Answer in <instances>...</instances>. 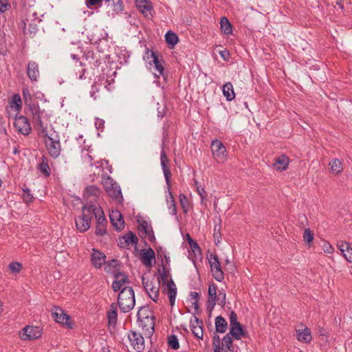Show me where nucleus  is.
Wrapping results in <instances>:
<instances>
[{
  "label": "nucleus",
  "mask_w": 352,
  "mask_h": 352,
  "mask_svg": "<svg viewBox=\"0 0 352 352\" xmlns=\"http://www.w3.org/2000/svg\"><path fill=\"white\" fill-rule=\"evenodd\" d=\"M23 96L25 104L28 107L26 113L30 116L33 126L41 131H44L43 120L46 116L45 111L40 108L38 102H32V96L28 89H23Z\"/></svg>",
  "instance_id": "1"
},
{
  "label": "nucleus",
  "mask_w": 352,
  "mask_h": 352,
  "mask_svg": "<svg viewBox=\"0 0 352 352\" xmlns=\"http://www.w3.org/2000/svg\"><path fill=\"white\" fill-rule=\"evenodd\" d=\"M43 126L44 131L38 129L36 126H34L38 135L43 136L45 138V144L48 153L50 156L54 159L58 157L61 152V145L59 138H54L50 136L47 133V125L44 124L43 121Z\"/></svg>",
  "instance_id": "2"
},
{
  "label": "nucleus",
  "mask_w": 352,
  "mask_h": 352,
  "mask_svg": "<svg viewBox=\"0 0 352 352\" xmlns=\"http://www.w3.org/2000/svg\"><path fill=\"white\" fill-rule=\"evenodd\" d=\"M135 294L131 287H124L118 295V305L121 311L129 312L135 306Z\"/></svg>",
  "instance_id": "3"
},
{
  "label": "nucleus",
  "mask_w": 352,
  "mask_h": 352,
  "mask_svg": "<svg viewBox=\"0 0 352 352\" xmlns=\"http://www.w3.org/2000/svg\"><path fill=\"white\" fill-rule=\"evenodd\" d=\"M91 208H94V204L85 206L82 208V214L76 219V228L80 232H85L90 228L93 217Z\"/></svg>",
  "instance_id": "4"
},
{
  "label": "nucleus",
  "mask_w": 352,
  "mask_h": 352,
  "mask_svg": "<svg viewBox=\"0 0 352 352\" xmlns=\"http://www.w3.org/2000/svg\"><path fill=\"white\" fill-rule=\"evenodd\" d=\"M93 216L96 219V234L102 236L106 234L107 219L102 208L99 205L94 204V208H91Z\"/></svg>",
  "instance_id": "5"
},
{
  "label": "nucleus",
  "mask_w": 352,
  "mask_h": 352,
  "mask_svg": "<svg viewBox=\"0 0 352 352\" xmlns=\"http://www.w3.org/2000/svg\"><path fill=\"white\" fill-rule=\"evenodd\" d=\"M142 282L144 288L148 293L149 297L154 302H157L160 294V280L158 279L155 280L154 278H153L151 280H149L146 279L144 276H142Z\"/></svg>",
  "instance_id": "6"
},
{
  "label": "nucleus",
  "mask_w": 352,
  "mask_h": 352,
  "mask_svg": "<svg viewBox=\"0 0 352 352\" xmlns=\"http://www.w3.org/2000/svg\"><path fill=\"white\" fill-rule=\"evenodd\" d=\"M214 159L218 163H223L227 160L226 148L223 143L218 140H213L210 145Z\"/></svg>",
  "instance_id": "7"
},
{
  "label": "nucleus",
  "mask_w": 352,
  "mask_h": 352,
  "mask_svg": "<svg viewBox=\"0 0 352 352\" xmlns=\"http://www.w3.org/2000/svg\"><path fill=\"white\" fill-rule=\"evenodd\" d=\"M14 126L18 133L24 135H28L32 131V127L29 120L24 116H16Z\"/></svg>",
  "instance_id": "8"
},
{
  "label": "nucleus",
  "mask_w": 352,
  "mask_h": 352,
  "mask_svg": "<svg viewBox=\"0 0 352 352\" xmlns=\"http://www.w3.org/2000/svg\"><path fill=\"white\" fill-rule=\"evenodd\" d=\"M128 338L131 345L137 352H142L144 350V339L142 333L131 330L128 333Z\"/></svg>",
  "instance_id": "9"
},
{
  "label": "nucleus",
  "mask_w": 352,
  "mask_h": 352,
  "mask_svg": "<svg viewBox=\"0 0 352 352\" xmlns=\"http://www.w3.org/2000/svg\"><path fill=\"white\" fill-rule=\"evenodd\" d=\"M138 242V238L136 234L131 231H129L124 236L119 237L118 245L121 248L129 249L131 245H135L136 250Z\"/></svg>",
  "instance_id": "10"
},
{
  "label": "nucleus",
  "mask_w": 352,
  "mask_h": 352,
  "mask_svg": "<svg viewBox=\"0 0 352 352\" xmlns=\"http://www.w3.org/2000/svg\"><path fill=\"white\" fill-rule=\"evenodd\" d=\"M52 318L56 322L66 325L70 329L72 328V323L71 322L70 316L64 312L62 309L58 307H54L52 309Z\"/></svg>",
  "instance_id": "11"
},
{
  "label": "nucleus",
  "mask_w": 352,
  "mask_h": 352,
  "mask_svg": "<svg viewBox=\"0 0 352 352\" xmlns=\"http://www.w3.org/2000/svg\"><path fill=\"white\" fill-rule=\"evenodd\" d=\"M155 320V318L154 316L138 320L139 325L142 327V330L144 331L145 336L148 338H151L154 333Z\"/></svg>",
  "instance_id": "12"
},
{
  "label": "nucleus",
  "mask_w": 352,
  "mask_h": 352,
  "mask_svg": "<svg viewBox=\"0 0 352 352\" xmlns=\"http://www.w3.org/2000/svg\"><path fill=\"white\" fill-rule=\"evenodd\" d=\"M138 230L140 232L141 237H146L149 241L153 242L155 241L153 230L151 225H149L146 220L142 219L138 221Z\"/></svg>",
  "instance_id": "13"
},
{
  "label": "nucleus",
  "mask_w": 352,
  "mask_h": 352,
  "mask_svg": "<svg viewBox=\"0 0 352 352\" xmlns=\"http://www.w3.org/2000/svg\"><path fill=\"white\" fill-rule=\"evenodd\" d=\"M160 162L163 173L165 177L166 184L167 185L168 189H169L170 188L171 186L170 177L172 174L168 166L169 160L164 149H162L161 151Z\"/></svg>",
  "instance_id": "14"
},
{
  "label": "nucleus",
  "mask_w": 352,
  "mask_h": 352,
  "mask_svg": "<svg viewBox=\"0 0 352 352\" xmlns=\"http://www.w3.org/2000/svg\"><path fill=\"white\" fill-rule=\"evenodd\" d=\"M41 336V329L39 327L26 326L23 329L20 337L23 340H35Z\"/></svg>",
  "instance_id": "15"
},
{
  "label": "nucleus",
  "mask_w": 352,
  "mask_h": 352,
  "mask_svg": "<svg viewBox=\"0 0 352 352\" xmlns=\"http://www.w3.org/2000/svg\"><path fill=\"white\" fill-rule=\"evenodd\" d=\"M162 290L163 293L168 295L170 304L171 306H173L177 295V287L174 281L170 279L166 285L162 287Z\"/></svg>",
  "instance_id": "16"
},
{
  "label": "nucleus",
  "mask_w": 352,
  "mask_h": 352,
  "mask_svg": "<svg viewBox=\"0 0 352 352\" xmlns=\"http://www.w3.org/2000/svg\"><path fill=\"white\" fill-rule=\"evenodd\" d=\"M115 280L112 283V289L114 292H118L122 289V287L125 283H129V279L127 275L124 272H117L114 274Z\"/></svg>",
  "instance_id": "17"
},
{
  "label": "nucleus",
  "mask_w": 352,
  "mask_h": 352,
  "mask_svg": "<svg viewBox=\"0 0 352 352\" xmlns=\"http://www.w3.org/2000/svg\"><path fill=\"white\" fill-rule=\"evenodd\" d=\"M229 334L236 340H240L242 337L249 338L248 332L241 323L237 324L236 326L234 325L230 327Z\"/></svg>",
  "instance_id": "18"
},
{
  "label": "nucleus",
  "mask_w": 352,
  "mask_h": 352,
  "mask_svg": "<svg viewBox=\"0 0 352 352\" xmlns=\"http://www.w3.org/2000/svg\"><path fill=\"white\" fill-rule=\"evenodd\" d=\"M106 260V255L98 250H96V249H93V252L91 254V264L96 267V268H101L102 265L105 263Z\"/></svg>",
  "instance_id": "19"
},
{
  "label": "nucleus",
  "mask_w": 352,
  "mask_h": 352,
  "mask_svg": "<svg viewBox=\"0 0 352 352\" xmlns=\"http://www.w3.org/2000/svg\"><path fill=\"white\" fill-rule=\"evenodd\" d=\"M27 75L32 81H37L39 76V66L38 64L33 60H30L27 66Z\"/></svg>",
  "instance_id": "20"
},
{
  "label": "nucleus",
  "mask_w": 352,
  "mask_h": 352,
  "mask_svg": "<svg viewBox=\"0 0 352 352\" xmlns=\"http://www.w3.org/2000/svg\"><path fill=\"white\" fill-rule=\"evenodd\" d=\"M155 258V254L153 249L142 250L140 253V260L142 263L147 267L152 266V261Z\"/></svg>",
  "instance_id": "21"
},
{
  "label": "nucleus",
  "mask_w": 352,
  "mask_h": 352,
  "mask_svg": "<svg viewBox=\"0 0 352 352\" xmlns=\"http://www.w3.org/2000/svg\"><path fill=\"white\" fill-rule=\"evenodd\" d=\"M109 218L112 226L116 230L120 231L124 228V221L120 212H112V213L109 214Z\"/></svg>",
  "instance_id": "22"
},
{
  "label": "nucleus",
  "mask_w": 352,
  "mask_h": 352,
  "mask_svg": "<svg viewBox=\"0 0 352 352\" xmlns=\"http://www.w3.org/2000/svg\"><path fill=\"white\" fill-rule=\"evenodd\" d=\"M300 326L301 329H296V338L300 342L309 343L312 339L311 331L309 329L304 327L302 324Z\"/></svg>",
  "instance_id": "23"
},
{
  "label": "nucleus",
  "mask_w": 352,
  "mask_h": 352,
  "mask_svg": "<svg viewBox=\"0 0 352 352\" xmlns=\"http://www.w3.org/2000/svg\"><path fill=\"white\" fill-rule=\"evenodd\" d=\"M135 5L140 11L146 16L148 17V12L153 8L152 3L150 0H135Z\"/></svg>",
  "instance_id": "24"
},
{
  "label": "nucleus",
  "mask_w": 352,
  "mask_h": 352,
  "mask_svg": "<svg viewBox=\"0 0 352 352\" xmlns=\"http://www.w3.org/2000/svg\"><path fill=\"white\" fill-rule=\"evenodd\" d=\"M195 322L197 326L190 325V329L193 336L197 339H203L204 331H203V320L199 319L197 316L194 318Z\"/></svg>",
  "instance_id": "25"
},
{
  "label": "nucleus",
  "mask_w": 352,
  "mask_h": 352,
  "mask_svg": "<svg viewBox=\"0 0 352 352\" xmlns=\"http://www.w3.org/2000/svg\"><path fill=\"white\" fill-rule=\"evenodd\" d=\"M50 159L43 155L41 162L38 164V170L45 177H49L51 174V170L49 166Z\"/></svg>",
  "instance_id": "26"
},
{
  "label": "nucleus",
  "mask_w": 352,
  "mask_h": 352,
  "mask_svg": "<svg viewBox=\"0 0 352 352\" xmlns=\"http://www.w3.org/2000/svg\"><path fill=\"white\" fill-rule=\"evenodd\" d=\"M338 248L346 260L352 263V245L347 242L342 241L338 244Z\"/></svg>",
  "instance_id": "27"
},
{
  "label": "nucleus",
  "mask_w": 352,
  "mask_h": 352,
  "mask_svg": "<svg viewBox=\"0 0 352 352\" xmlns=\"http://www.w3.org/2000/svg\"><path fill=\"white\" fill-rule=\"evenodd\" d=\"M289 162V157L285 155H281L276 157L274 166L278 170H285L287 169Z\"/></svg>",
  "instance_id": "28"
},
{
  "label": "nucleus",
  "mask_w": 352,
  "mask_h": 352,
  "mask_svg": "<svg viewBox=\"0 0 352 352\" xmlns=\"http://www.w3.org/2000/svg\"><path fill=\"white\" fill-rule=\"evenodd\" d=\"M186 240L188 241V243L189 244L192 252H193L196 258H200L202 257V252L201 250L198 245L197 242L192 239L190 235L189 234H186Z\"/></svg>",
  "instance_id": "29"
},
{
  "label": "nucleus",
  "mask_w": 352,
  "mask_h": 352,
  "mask_svg": "<svg viewBox=\"0 0 352 352\" xmlns=\"http://www.w3.org/2000/svg\"><path fill=\"white\" fill-rule=\"evenodd\" d=\"M118 305L113 302L109 306V311L107 312V318L109 325H115L118 320L117 308Z\"/></svg>",
  "instance_id": "30"
},
{
  "label": "nucleus",
  "mask_w": 352,
  "mask_h": 352,
  "mask_svg": "<svg viewBox=\"0 0 352 352\" xmlns=\"http://www.w3.org/2000/svg\"><path fill=\"white\" fill-rule=\"evenodd\" d=\"M105 4L112 12L115 13L121 12L124 9V5L122 0H104Z\"/></svg>",
  "instance_id": "31"
},
{
  "label": "nucleus",
  "mask_w": 352,
  "mask_h": 352,
  "mask_svg": "<svg viewBox=\"0 0 352 352\" xmlns=\"http://www.w3.org/2000/svg\"><path fill=\"white\" fill-rule=\"evenodd\" d=\"M152 60H149V63L151 62L153 63L155 70L159 73V75L155 74V76L159 78L160 76H164V67L160 60H159L158 56L155 54V52H151V54Z\"/></svg>",
  "instance_id": "32"
},
{
  "label": "nucleus",
  "mask_w": 352,
  "mask_h": 352,
  "mask_svg": "<svg viewBox=\"0 0 352 352\" xmlns=\"http://www.w3.org/2000/svg\"><path fill=\"white\" fill-rule=\"evenodd\" d=\"M210 265L214 278L218 282H221L224 279V274L221 267L220 263Z\"/></svg>",
  "instance_id": "33"
},
{
  "label": "nucleus",
  "mask_w": 352,
  "mask_h": 352,
  "mask_svg": "<svg viewBox=\"0 0 352 352\" xmlns=\"http://www.w3.org/2000/svg\"><path fill=\"white\" fill-rule=\"evenodd\" d=\"M223 94L228 101H231L235 98V93L234 91L232 82H228L223 86Z\"/></svg>",
  "instance_id": "34"
},
{
  "label": "nucleus",
  "mask_w": 352,
  "mask_h": 352,
  "mask_svg": "<svg viewBox=\"0 0 352 352\" xmlns=\"http://www.w3.org/2000/svg\"><path fill=\"white\" fill-rule=\"evenodd\" d=\"M120 261L118 259H112L107 263L105 262L104 271L109 274H116L120 265Z\"/></svg>",
  "instance_id": "35"
},
{
  "label": "nucleus",
  "mask_w": 352,
  "mask_h": 352,
  "mask_svg": "<svg viewBox=\"0 0 352 352\" xmlns=\"http://www.w3.org/2000/svg\"><path fill=\"white\" fill-rule=\"evenodd\" d=\"M228 327V322L224 318L219 316L215 318V329L216 331L220 333H223L226 331Z\"/></svg>",
  "instance_id": "36"
},
{
  "label": "nucleus",
  "mask_w": 352,
  "mask_h": 352,
  "mask_svg": "<svg viewBox=\"0 0 352 352\" xmlns=\"http://www.w3.org/2000/svg\"><path fill=\"white\" fill-rule=\"evenodd\" d=\"M329 166L331 172L335 175H340L343 170L342 162L337 158L333 159L329 162Z\"/></svg>",
  "instance_id": "37"
},
{
  "label": "nucleus",
  "mask_w": 352,
  "mask_h": 352,
  "mask_svg": "<svg viewBox=\"0 0 352 352\" xmlns=\"http://www.w3.org/2000/svg\"><path fill=\"white\" fill-rule=\"evenodd\" d=\"M165 39L170 48H173L179 41L177 34L172 31H168L166 32L165 34Z\"/></svg>",
  "instance_id": "38"
},
{
  "label": "nucleus",
  "mask_w": 352,
  "mask_h": 352,
  "mask_svg": "<svg viewBox=\"0 0 352 352\" xmlns=\"http://www.w3.org/2000/svg\"><path fill=\"white\" fill-rule=\"evenodd\" d=\"M221 30L227 35L232 33V25L229 20L226 17L223 16L220 21Z\"/></svg>",
  "instance_id": "39"
},
{
  "label": "nucleus",
  "mask_w": 352,
  "mask_h": 352,
  "mask_svg": "<svg viewBox=\"0 0 352 352\" xmlns=\"http://www.w3.org/2000/svg\"><path fill=\"white\" fill-rule=\"evenodd\" d=\"M22 100L19 94H14L11 101L10 102V106L12 109L14 108V109L17 111H19L22 108Z\"/></svg>",
  "instance_id": "40"
},
{
  "label": "nucleus",
  "mask_w": 352,
  "mask_h": 352,
  "mask_svg": "<svg viewBox=\"0 0 352 352\" xmlns=\"http://www.w3.org/2000/svg\"><path fill=\"white\" fill-rule=\"evenodd\" d=\"M101 194L100 189L96 185L87 186L85 189V195L87 197L94 196L98 197Z\"/></svg>",
  "instance_id": "41"
},
{
  "label": "nucleus",
  "mask_w": 352,
  "mask_h": 352,
  "mask_svg": "<svg viewBox=\"0 0 352 352\" xmlns=\"http://www.w3.org/2000/svg\"><path fill=\"white\" fill-rule=\"evenodd\" d=\"M217 287L214 283L209 285L208 292V300H210L211 301L219 300V297L217 294Z\"/></svg>",
  "instance_id": "42"
},
{
  "label": "nucleus",
  "mask_w": 352,
  "mask_h": 352,
  "mask_svg": "<svg viewBox=\"0 0 352 352\" xmlns=\"http://www.w3.org/2000/svg\"><path fill=\"white\" fill-rule=\"evenodd\" d=\"M102 183L107 192H111L112 186L116 184V182L109 176L102 177Z\"/></svg>",
  "instance_id": "43"
},
{
  "label": "nucleus",
  "mask_w": 352,
  "mask_h": 352,
  "mask_svg": "<svg viewBox=\"0 0 352 352\" xmlns=\"http://www.w3.org/2000/svg\"><path fill=\"white\" fill-rule=\"evenodd\" d=\"M231 335L226 334L222 339V345L226 348V351H233V346H232V339L231 338Z\"/></svg>",
  "instance_id": "44"
},
{
  "label": "nucleus",
  "mask_w": 352,
  "mask_h": 352,
  "mask_svg": "<svg viewBox=\"0 0 352 352\" xmlns=\"http://www.w3.org/2000/svg\"><path fill=\"white\" fill-rule=\"evenodd\" d=\"M109 195L116 199H123L122 195V192L120 186L116 183L114 186H112V190H111V192H107Z\"/></svg>",
  "instance_id": "45"
},
{
  "label": "nucleus",
  "mask_w": 352,
  "mask_h": 352,
  "mask_svg": "<svg viewBox=\"0 0 352 352\" xmlns=\"http://www.w3.org/2000/svg\"><path fill=\"white\" fill-rule=\"evenodd\" d=\"M168 345L173 350H177L179 348V343L177 337L175 335H170L168 336Z\"/></svg>",
  "instance_id": "46"
},
{
  "label": "nucleus",
  "mask_w": 352,
  "mask_h": 352,
  "mask_svg": "<svg viewBox=\"0 0 352 352\" xmlns=\"http://www.w3.org/2000/svg\"><path fill=\"white\" fill-rule=\"evenodd\" d=\"M158 273L160 275V277L157 278V280H160V285H162V287H164L168 283V275L166 271V269L164 266L162 265V269L158 270Z\"/></svg>",
  "instance_id": "47"
},
{
  "label": "nucleus",
  "mask_w": 352,
  "mask_h": 352,
  "mask_svg": "<svg viewBox=\"0 0 352 352\" xmlns=\"http://www.w3.org/2000/svg\"><path fill=\"white\" fill-rule=\"evenodd\" d=\"M194 183L196 187L197 192L201 197V203H203L204 201L207 197V192H206L204 188L199 183L198 181L194 180Z\"/></svg>",
  "instance_id": "48"
},
{
  "label": "nucleus",
  "mask_w": 352,
  "mask_h": 352,
  "mask_svg": "<svg viewBox=\"0 0 352 352\" xmlns=\"http://www.w3.org/2000/svg\"><path fill=\"white\" fill-rule=\"evenodd\" d=\"M153 314L148 307H142L138 311V320L145 318L148 316H153Z\"/></svg>",
  "instance_id": "49"
},
{
  "label": "nucleus",
  "mask_w": 352,
  "mask_h": 352,
  "mask_svg": "<svg viewBox=\"0 0 352 352\" xmlns=\"http://www.w3.org/2000/svg\"><path fill=\"white\" fill-rule=\"evenodd\" d=\"M179 203L184 213H187L188 211L189 201L188 197L185 195H179Z\"/></svg>",
  "instance_id": "50"
},
{
  "label": "nucleus",
  "mask_w": 352,
  "mask_h": 352,
  "mask_svg": "<svg viewBox=\"0 0 352 352\" xmlns=\"http://www.w3.org/2000/svg\"><path fill=\"white\" fill-rule=\"evenodd\" d=\"M168 193L170 197L167 199V202L169 204V209L171 210L170 213L172 215L177 214V208L175 205V202L173 198L172 193L170 191V188L168 189Z\"/></svg>",
  "instance_id": "51"
},
{
  "label": "nucleus",
  "mask_w": 352,
  "mask_h": 352,
  "mask_svg": "<svg viewBox=\"0 0 352 352\" xmlns=\"http://www.w3.org/2000/svg\"><path fill=\"white\" fill-rule=\"evenodd\" d=\"M23 268V265L19 262H12L8 265V269L12 273L17 274L21 272Z\"/></svg>",
  "instance_id": "52"
},
{
  "label": "nucleus",
  "mask_w": 352,
  "mask_h": 352,
  "mask_svg": "<svg viewBox=\"0 0 352 352\" xmlns=\"http://www.w3.org/2000/svg\"><path fill=\"white\" fill-rule=\"evenodd\" d=\"M303 240L307 244H310L314 240V234L311 232L309 228L305 230L303 233Z\"/></svg>",
  "instance_id": "53"
},
{
  "label": "nucleus",
  "mask_w": 352,
  "mask_h": 352,
  "mask_svg": "<svg viewBox=\"0 0 352 352\" xmlns=\"http://www.w3.org/2000/svg\"><path fill=\"white\" fill-rule=\"evenodd\" d=\"M220 230H221V224L220 223L215 224L214 226L213 236H214L216 244H217L220 242V239L221 238Z\"/></svg>",
  "instance_id": "54"
},
{
  "label": "nucleus",
  "mask_w": 352,
  "mask_h": 352,
  "mask_svg": "<svg viewBox=\"0 0 352 352\" xmlns=\"http://www.w3.org/2000/svg\"><path fill=\"white\" fill-rule=\"evenodd\" d=\"M23 199L24 201L28 203L32 201L34 199L33 195L30 193V190L28 188H24L23 189Z\"/></svg>",
  "instance_id": "55"
},
{
  "label": "nucleus",
  "mask_w": 352,
  "mask_h": 352,
  "mask_svg": "<svg viewBox=\"0 0 352 352\" xmlns=\"http://www.w3.org/2000/svg\"><path fill=\"white\" fill-rule=\"evenodd\" d=\"M230 327L232 326H236L237 324L240 323L237 320V315L234 311H231L230 314Z\"/></svg>",
  "instance_id": "56"
},
{
  "label": "nucleus",
  "mask_w": 352,
  "mask_h": 352,
  "mask_svg": "<svg viewBox=\"0 0 352 352\" xmlns=\"http://www.w3.org/2000/svg\"><path fill=\"white\" fill-rule=\"evenodd\" d=\"M103 0H85V3L87 8H91L94 6L102 5Z\"/></svg>",
  "instance_id": "57"
},
{
  "label": "nucleus",
  "mask_w": 352,
  "mask_h": 352,
  "mask_svg": "<svg viewBox=\"0 0 352 352\" xmlns=\"http://www.w3.org/2000/svg\"><path fill=\"white\" fill-rule=\"evenodd\" d=\"M11 8L10 3H8L7 0L0 1V12H4L8 10Z\"/></svg>",
  "instance_id": "58"
},
{
  "label": "nucleus",
  "mask_w": 352,
  "mask_h": 352,
  "mask_svg": "<svg viewBox=\"0 0 352 352\" xmlns=\"http://www.w3.org/2000/svg\"><path fill=\"white\" fill-rule=\"evenodd\" d=\"M208 260H209L210 265L220 263L217 255L215 254L211 253L210 254V257L208 258Z\"/></svg>",
  "instance_id": "59"
},
{
  "label": "nucleus",
  "mask_w": 352,
  "mask_h": 352,
  "mask_svg": "<svg viewBox=\"0 0 352 352\" xmlns=\"http://www.w3.org/2000/svg\"><path fill=\"white\" fill-rule=\"evenodd\" d=\"M323 250L324 252L331 254L333 252L334 249L329 243L324 242L323 245Z\"/></svg>",
  "instance_id": "60"
},
{
  "label": "nucleus",
  "mask_w": 352,
  "mask_h": 352,
  "mask_svg": "<svg viewBox=\"0 0 352 352\" xmlns=\"http://www.w3.org/2000/svg\"><path fill=\"white\" fill-rule=\"evenodd\" d=\"M221 296L222 297V299H221L220 305L222 307H223L226 304V294L223 289L219 291V295H218L219 300H220Z\"/></svg>",
  "instance_id": "61"
},
{
  "label": "nucleus",
  "mask_w": 352,
  "mask_h": 352,
  "mask_svg": "<svg viewBox=\"0 0 352 352\" xmlns=\"http://www.w3.org/2000/svg\"><path fill=\"white\" fill-rule=\"evenodd\" d=\"M92 160H93L92 157L88 153H87L85 156H82L83 162L89 164L90 166H93V165H94L91 162Z\"/></svg>",
  "instance_id": "62"
},
{
  "label": "nucleus",
  "mask_w": 352,
  "mask_h": 352,
  "mask_svg": "<svg viewBox=\"0 0 352 352\" xmlns=\"http://www.w3.org/2000/svg\"><path fill=\"white\" fill-rule=\"evenodd\" d=\"M212 346H221V338L217 334H214L213 336Z\"/></svg>",
  "instance_id": "63"
},
{
  "label": "nucleus",
  "mask_w": 352,
  "mask_h": 352,
  "mask_svg": "<svg viewBox=\"0 0 352 352\" xmlns=\"http://www.w3.org/2000/svg\"><path fill=\"white\" fill-rule=\"evenodd\" d=\"M216 300L211 301L210 300H207V309L209 312H211L216 305Z\"/></svg>",
  "instance_id": "64"
}]
</instances>
